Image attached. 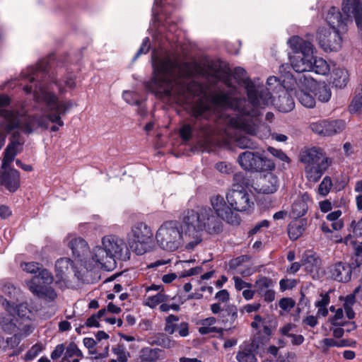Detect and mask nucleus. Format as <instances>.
Returning <instances> with one entry per match:
<instances>
[{"instance_id":"51","label":"nucleus","mask_w":362,"mask_h":362,"mask_svg":"<svg viewBox=\"0 0 362 362\" xmlns=\"http://www.w3.org/2000/svg\"><path fill=\"white\" fill-rule=\"evenodd\" d=\"M122 98L129 104L139 105V101L136 93L126 90L123 92Z\"/></svg>"},{"instance_id":"7","label":"nucleus","mask_w":362,"mask_h":362,"mask_svg":"<svg viewBox=\"0 0 362 362\" xmlns=\"http://www.w3.org/2000/svg\"><path fill=\"white\" fill-rule=\"evenodd\" d=\"M66 245L72 252L74 258V276L80 280L88 281V277L93 270L83 272V268L92 262L91 250H89L88 243L81 237L69 235L65 240Z\"/></svg>"},{"instance_id":"36","label":"nucleus","mask_w":362,"mask_h":362,"mask_svg":"<svg viewBox=\"0 0 362 362\" xmlns=\"http://www.w3.org/2000/svg\"><path fill=\"white\" fill-rule=\"evenodd\" d=\"M332 83L337 88H344L349 79L348 71L344 69H337L334 71L332 75Z\"/></svg>"},{"instance_id":"35","label":"nucleus","mask_w":362,"mask_h":362,"mask_svg":"<svg viewBox=\"0 0 362 362\" xmlns=\"http://www.w3.org/2000/svg\"><path fill=\"white\" fill-rule=\"evenodd\" d=\"M169 298L170 297L164 293V291H160L154 295L145 296L144 305L151 308H155L157 305H160V303L168 301Z\"/></svg>"},{"instance_id":"29","label":"nucleus","mask_w":362,"mask_h":362,"mask_svg":"<svg viewBox=\"0 0 362 362\" xmlns=\"http://www.w3.org/2000/svg\"><path fill=\"white\" fill-rule=\"evenodd\" d=\"M287 89L282 90L277 99L274 100V105L277 110L282 112H291L295 107L293 98L290 96Z\"/></svg>"},{"instance_id":"19","label":"nucleus","mask_w":362,"mask_h":362,"mask_svg":"<svg viewBox=\"0 0 362 362\" xmlns=\"http://www.w3.org/2000/svg\"><path fill=\"white\" fill-rule=\"evenodd\" d=\"M283 77H284V78L282 80L279 79L276 76L269 77L267 78V88L266 89L264 88V86L262 85H260L259 83L256 82V84H257L259 86L263 88L262 91V92L259 91L257 93V100L259 102H262V95H263V97H264L265 93H268L269 96L271 98V103L268 105H267V107H268L269 105L272 104L273 100H272L271 93L269 90H271L274 91L275 90H281L282 88L286 89L284 86V79H286V81L287 82L288 85H291V84H292V82L294 78V77L288 73L284 75ZM265 107H266V106L264 108H265Z\"/></svg>"},{"instance_id":"15","label":"nucleus","mask_w":362,"mask_h":362,"mask_svg":"<svg viewBox=\"0 0 362 362\" xmlns=\"http://www.w3.org/2000/svg\"><path fill=\"white\" fill-rule=\"evenodd\" d=\"M346 127L344 119L319 120L310 123V129L323 136H333L341 133Z\"/></svg>"},{"instance_id":"17","label":"nucleus","mask_w":362,"mask_h":362,"mask_svg":"<svg viewBox=\"0 0 362 362\" xmlns=\"http://www.w3.org/2000/svg\"><path fill=\"white\" fill-rule=\"evenodd\" d=\"M226 199L230 206L237 211H249L254 206L250 195L245 189H238L235 186L227 194Z\"/></svg>"},{"instance_id":"54","label":"nucleus","mask_w":362,"mask_h":362,"mask_svg":"<svg viewBox=\"0 0 362 362\" xmlns=\"http://www.w3.org/2000/svg\"><path fill=\"white\" fill-rule=\"evenodd\" d=\"M267 150L272 155L276 157L280 160L289 163L290 160L288 157L281 150L276 149L273 147H269Z\"/></svg>"},{"instance_id":"20","label":"nucleus","mask_w":362,"mask_h":362,"mask_svg":"<svg viewBox=\"0 0 362 362\" xmlns=\"http://www.w3.org/2000/svg\"><path fill=\"white\" fill-rule=\"evenodd\" d=\"M255 187L257 191L263 194H272L279 187L277 177L271 172H267L259 177Z\"/></svg>"},{"instance_id":"41","label":"nucleus","mask_w":362,"mask_h":362,"mask_svg":"<svg viewBox=\"0 0 362 362\" xmlns=\"http://www.w3.org/2000/svg\"><path fill=\"white\" fill-rule=\"evenodd\" d=\"M64 355L62 362H66L69 358L73 356H82V352L78 349L77 346L74 344H69L66 348H65Z\"/></svg>"},{"instance_id":"59","label":"nucleus","mask_w":362,"mask_h":362,"mask_svg":"<svg viewBox=\"0 0 362 362\" xmlns=\"http://www.w3.org/2000/svg\"><path fill=\"white\" fill-rule=\"evenodd\" d=\"M192 132V127L189 124H185L181 127L180 134L182 139L188 141L191 137Z\"/></svg>"},{"instance_id":"9","label":"nucleus","mask_w":362,"mask_h":362,"mask_svg":"<svg viewBox=\"0 0 362 362\" xmlns=\"http://www.w3.org/2000/svg\"><path fill=\"white\" fill-rule=\"evenodd\" d=\"M300 160L304 164L306 179L312 182H318L332 164V160L319 148H311L303 151Z\"/></svg>"},{"instance_id":"55","label":"nucleus","mask_w":362,"mask_h":362,"mask_svg":"<svg viewBox=\"0 0 362 362\" xmlns=\"http://www.w3.org/2000/svg\"><path fill=\"white\" fill-rule=\"evenodd\" d=\"M344 317V310L342 308H338L331 320V323L334 326H344V323L341 322Z\"/></svg>"},{"instance_id":"14","label":"nucleus","mask_w":362,"mask_h":362,"mask_svg":"<svg viewBox=\"0 0 362 362\" xmlns=\"http://www.w3.org/2000/svg\"><path fill=\"white\" fill-rule=\"evenodd\" d=\"M211 204L217 215V216H215V217L216 218L218 224V228L214 232L218 230L220 227V223L218 221V217L232 225H238L240 223V219L239 216L236 213L232 211L230 208L227 206L226 202H225L223 197L219 195L212 197L211 199ZM204 207L209 209V207ZM209 209L211 210L210 208ZM211 214L214 216L212 211H211ZM208 232L212 233L214 231L211 230Z\"/></svg>"},{"instance_id":"27","label":"nucleus","mask_w":362,"mask_h":362,"mask_svg":"<svg viewBox=\"0 0 362 362\" xmlns=\"http://www.w3.org/2000/svg\"><path fill=\"white\" fill-rule=\"evenodd\" d=\"M302 262L306 271L312 274L313 277L315 274L318 273L321 261L319 257L313 252H305L303 255Z\"/></svg>"},{"instance_id":"47","label":"nucleus","mask_w":362,"mask_h":362,"mask_svg":"<svg viewBox=\"0 0 362 362\" xmlns=\"http://www.w3.org/2000/svg\"><path fill=\"white\" fill-rule=\"evenodd\" d=\"M270 281L267 278H261L255 283L256 291L262 295L265 291L269 289Z\"/></svg>"},{"instance_id":"23","label":"nucleus","mask_w":362,"mask_h":362,"mask_svg":"<svg viewBox=\"0 0 362 362\" xmlns=\"http://www.w3.org/2000/svg\"><path fill=\"white\" fill-rule=\"evenodd\" d=\"M38 280L39 277H33L30 281H28L26 284L28 289L35 295L47 301L54 300L57 296L55 291L51 287L37 284L36 281Z\"/></svg>"},{"instance_id":"1","label":"nucleus","mask_w":362,"mask_h":362,"mask_svg":"<svg viewBox=\"0 0 362 362\" xmlns=\"http://www.w3.org/2000/svg\"><path fill=\"white\" fill-rule=\"evenodd\" d=\"M30 67L23 71L21 75L23 90L26 93H33L34 99L37 103L45 105L41 114L32 117L25 115L23 110L21 112L6 110L10 102L8 96L0 95V116L4 117L6 129L11 130L18 128L25 134H31L38 129H47L49 123L52 132H57L64 126L62 117L74 105L71 100H60L55 94V90L59 93L64 94L68 89L76 87L74 76L62 66L47 74L40 69Z\"/></svg>"},{"instance_id":"48","label":"nucleus","mask_w":362,"mask_h":362,"mask_svg":"<svg viewBox=\"0 0 362 362\" xmlns=\"http://www.w3.org/2000/svg\"><path fill=\"white\" fill-rule=\"evenodd\" d=\"M236 145L241 148H254L255 143L248 136H240L236 139Z\"/></svg>"},{"instance_id":"5","label":"nucleus","mask_w":362,"mask_h":362,"mask_svg":"<svg viewBox=\"0 0 362 362\" xmlns=\"http://www.w3.org/2000/svg\"><path fill=\"white\" fill-rule=\"evenodd\" d=\"M91 258L92 262L83 268V272L97 269L110 270L115 267L117 259H129V247L122 238L116 235H106L102 238L100 245L92 248Z\"/></svg>"},{"instance_id":"64","label":"nucleus","mask_w":362,"mask_h":362,"mask_svg":"<svg viewBox=\"0 0 362 362\" xmlns=\"http://www.w3.org/2000/svg\"><path fill=\"white\" fill-rule=\"evenodd\" d=\"M295 357V354L292 352H286L284 354H281L276 358V362H291Z\"/></svg>"},{"instance_id":"34","label":"nucleus","mask_w":362,"mask_h":362,"mask_svg":"<svg viewBox=\"0 0 362 362\" xmlns=\"http://www.w3.org/2000/svg\"><path fill=\"white\" fill-rule=\"evenodd\" d=\"M217 320L214 317H207L199 322V332L202 334L222 333L223 329L215 326Z\"/></svg>"},{"instance_id":"24","label":"nucleus","mask_w":362,"mask_h":362,"mask_svg":"<svg viewBox=\"0 0 362 362\" xmlns=\"http://www.w3.org/2000/svg\"><path fill=\"white\" fill-rule=\"evenodd\" d=\"M329 274L332 279L339 282H347L351 277V267L347 263L337 262L331 266Z\"/></svg>"},{"instance_id":"37","label":"nucleus","mask_w":362,"mask_h":362,"mask_svg":"<svg viewBox=\"0 0 362 362\" xmlns=\"http://www.w3.org/2000/svg\"><path fill=\"white\" fill-rule=\"evenodd\" d=\"M315 96L317 97L320 102L326 103L332 96L330 88L325 83H317L314 90Z\"/></svg>"},{"instance_id":"10","label":"nucleus","mask_w":362,"mask_h":362,"mask_svg":"<svg viewBox=\"0 0 362 362\" xmlns=\"http://www.w3.org/2000/svg\"><path fill=\"white\" fill-rule=\"evenodd\" d=\"M284 86L287 90L295 91L296 98L305 107L313 108L315 106L314 90L317 81L310 75L298 74L291 85H288L284 79Z\"/></svg>"},{"instance_id":"52","label":"nucleus","mask_w":362,"mask_h":362,"mask_svg":"<svg viewBox=\"0 0 362 362\" xmlns=\"http://www.w3.org/2000/svg\"><path fill=\"white\" fill-rule=\"evenodd\" d=\"M362 107V98L355 96L351 105H349V110L351 114L358 112Z\"/></svg>"},{"instance_id":"61","label":"nucleus","mask_w":362,"mask_h":362,"mask_svg":"<svg viewBox=\"0 0 362 362\" xmlns=\"http://www.w3.org/2000/svg\"><path fill=\"white\" fill-rule=\"evenodd\" d=\"M215 298L219 302L226 303L230 299V294L227 290L223 289L216 293Z\"/></svg>"},{"instance_id":"22","label":"nucleus","mask_w":362,"mask_h":362,"mask_svg":"<svg viewBox=\"0 0 362 362\" xmlns=\"http://www.w3.org/2000/svg\"><path fill=\"white\" fill-rule=\"evenodd\" d=\"M341 9L348 17H354L357 27L362 30V6L360 0H343Z\"/></svg>"},{"instance_id":"11","label":"nucleus","mask_w":362,"mask_h":362,"mask_svg":"<svg viewBox=\"0 0 362 362\" xmlns=\"http://www.w3.org/2000/svg\"><path fill=\"white\" fill-rule=\"evenodd\" d=\"M152 240L153 232L144 223L134 225L127 235L129 249L138 255H142L151 250Z\"/></svg>"},{"instance_id":"12","label":"nucleus","mask_w":362,"mask_h":362,"mask_svg":"<svg viewBox=\"0 0 362 362\" xmlns=\"http://www.w3.org/2000/svg\"><path fill=\"white\" fill-rule=\"evenodd\" d=\"M240 165L245 170L259 171L274 168V163L258 152L245 151L238 158Z\"/></svg>"},{"instance_id":"58","label":"nucleus","mask_w":362,"mask_h":362,"mask_svg":"<svg viewBox=\"0 0 362 362\" xmlns=\"http://www.w3.org/2000/svg\"><path fill=\"white\" fill-rule=\"evenodd\" d=\"M42 350V346L40 344H35L28 351L26 354V358L32 360L35 358Z\"/></svg>"},{"instance_id":"16","label":"nucleus","mask_w":362,"mask_h":362,"mask_svg":"<svg viewBox=\"0 0 362 362\" xmlns=\"http://www.w3.org/2000/svg\"><path fill=\"white\" fill-rule=\"evenodd\" d=\"M342 33L337 30L319 29L317 34L319 45L326 52L338 51L341 47Z\"/></svg>"},{"instance_id":"57","label":"nucleus","mask_w":362,"mask_h":362,"mask_svg":"<svg viewBox=\"0 0 362 362\" xmlns=\"http://www.w3.org/2000/svg\"><path fill=\"white\" fill-rule=\"evenodd\" d=\"M295 305V301L289 298H284L280 300L279 307L286 311H290Z\"/></svg>"},{"instance_id":"53","label":"nucleus","mask_w":362,"mask_h":362,"mask_svg":"<svg viewBox=\"0 0 362 362\" xmlns=\"http://www.w3.org/2000/svg\"><path fill=\"white\" fill-rule=\"evenodd\" d=\"M216 169L223 174H230L233 172V168L231 164L226 162H219L216 164Z\"/></svg>"},{"instance_id":"2","label":"nucleus","mask_w":362,"mask_h":362,"mask_svg":"<svg viewBox=\"0 0 362 362\" xmlns=\"http://www.w3.org/2000/svg\"><path fill=\"white\" fill-rule=\"evenodd\" d=\"M234 76L245 85L248 100L235 97L236 88H231L227 93L219 91L214 93L211 99H200L192 107V115L197 118L209 119L212 114L220 122L230 127L239 129L250 135L266 136L269 131L264 125L258 124L257 117L261 110L271 103L268 93L262 95V102L257 100V93L262 91V87L256 81L246 77V71L242 67L234 69Z\"/></svg>"},{"instance_id":"31","label":"nucleus","mask_w":362,"mask_h":362,"mask_svg":"<svg viewBox=\"0 0 362 362\" xmlns=\"http://www.w3.org/2000/svg\"><path fill=\"white\" fill-rule=\"evenodd\" d=\"M18 317L19 322L23 323L22 325L28 324L30 326V320H31L35 317V314L36 310L29 308L28 304L21 303L18 306L16 304L13 306V311H16Z\"/></svg>"},{"instance_id":"26","label":"nucleus","mask_w":362,"mask_h":362,"mask_svg":"<svg viewBox=\"0 0 362 362\" xmlns=\"http://www.w3.org/2000/svg\"><path fill=\"white\" fill-rule=\"evenodd\" d=\"M311 202V197L308 193L302 194L292 205V216L295 218L304 216L308 211V204Z\"/></svg>"},{"instance_id":"32","label":"nucleus","mask_w":362,"mask_h":362,"mask_svg":"<svg viewBox=\"0 0 362 362\" xmlns=\"http://www.w3.org/2000/svg\"><path fill=\"white\" fill-rule=\"evenodd\" d=\"M307 226L306 219H296L291 222L288 226V233L291 240H296L300 238Z\"/></svg>"},{"instance_id":"50","label":"nucleus","mask_w":362,"mask_h":362,"mask_svg":"<svg viewBox=\"0 0 362 362\" xmlns=\"http://www.w3.org/2000/svg\"><path fill=\"white\" fill-rule=\"evenodd\" d=\"M21 268L22 270L30 274H35L40 269L39 264L36 262H23L21 264Z\"/></svg>"},{"instance_id":"46","label":"nucleus","mask_w":362,"mask_h":362,"mask_svg":"<svg viewBox=\"0 0 362 362\" xmlns=\"http://www.w3.org/2000/svg\"><path fill=\"white\" fill-rule=\"evenodd\" d=\"M34 277H39V280L36 281L37 284H50L53 281V276L52 274L47 269H40L38 271V275L35 276Z\"/></svg>"},{"instance_id":"56","label":"nucleus","mask_w":362,"mask_h":362,"mask_svg":"<svg viewBox=\"0 0 362 362\" xmlns=\"http://www.w3.org/2000/svg\"><path fill=\"white\" fill-rule=\"evenodd\" d=\"M235 283V288L238 291L245 290L251 288L252 285L240 279L239 276H234L233 278Z\"/></svg>"},{"instance_id":"44","label":"nucleus","mask_w":362,"mask_h":362,"mask_svg":"<svg viewBox=\"0 0 362 362\" xmlns=\"http://www.w3.org/2000/svg\"><path fill=\"white\" fill-rule=\"evenodd\" d=\"M112 351L117 356L119 361H127L129 354L126 351V348L124 345L117 344L116 346L112 349Z\"/></svg>"},{"instance_id":"43","label":"nucleus","mask_w":362,"mask_h":362,"mask_svg":"<svg viewBox=\"0 0 362 362\" xmlns=\"http://www.w3.org/2000/svg\"><path fill=\"white\" fill-rule=\"evenodd\" d=\"M107 311L105 309L100 310L96 314L93 315L87 320L86 325L90 327H100L99 321L103 320V318L105 315Z\"/></svg>"},{"instance_id":"13","label":"nucleus","mask_w":362,"mask_h":362,"mask_svg":"<svg viewBox=\"0 0 362 362\" xmlns=\"http://www.w3.org/2000/svg\"><path fill=\"white\" fill-rule=\"evenodd\" d=\"M6 313L0 315V325L1 328L8 333H14L15 343H18L20 336L28 335L32 332V327L28 324L22 325L18 323L19 320L15 318L11 311L14 310L13 307L4 306Z\"/></svg>"},{"instance_id":"18","label":"nucleus","mask_w":362,"mask_h":362,"mask_svg":"<svg viewBox=\"0 0 362 362\" xmlns=\"http://www.w3.org/2000/svg\"><path fill=\"white\" fill-rule=\"evenodd\" d=\"M74 260L72 262L68 257H62L57 260L55 263V276L56 284L61 287H66L69 283V277L71 272H74L73 265Z\"/></svg>"},{"instance_id":"33","label":"nucleus","mask_w":362,"mask_h":362,"mask_svg":"<svg viewBox=\"0 0 362 362\" xmlns=\"http://www.w3.org/2000/svg\"><path fill=\"white\" fill-rule=\"evenodd\" d=\"M258 349V345L256 344V341L254 340L250 346L244 350L239 351L236 355V359L238 362H257V358L255 355L256 349Z\"/></svg>"},{"instance_id":"39","label":"nucleus","mask_w":362,"mask_h":362,"mask_svg":"<svg viewBox=\"0 0 362 362\" xmlns=\"http://www.w3.org/2000/svg\"><path fill=\"white\" fill-rule=\"evenodd\" d=\"M342 212L341 210H336L327 215V220L332 222V230H339L343 228L344 222L339 218Z\"/></svg>"},{"instance_id":"45","label":"nucleus","mask_w":362,"mask_h":362,"mask_svg":"<svg viewBox=\"0 0 362 362\" xmlns=\"http://www.w3.org/2000/svg\"><path fill=\"white\" fill-rule=\"evenodd\" d=\"M320 343L326 349H328L329 347H345L350 346L348 341L345 339L336 341L331 338H325L323 340H322Z\"/></svg>"},{"instance_id":"30","label":"nucleus","mask_w":362,"mask_h":362,"mask_svg":"<svg viewBox=\"0 0 362 362\" xmlns=\"http://www.w3.org/2000/svg\"><path fill=\"white\" fill-rule=\"evenodd\" d=\"M165 3H163L162 0H155L152 8V14L154 19V22L152 25V28L155 26V22H160L163 21V17L165 16V22L163 23V26L165 27L169 25L170 22L168 17V10L165 6Z\"/></svg>"},{"instance_id":"42","label":"nucleus","mask_w":362,"mask_h":362,"mask_svg":"<svg viewBox=\"0 0 362 362\" xmlns=\"http://www.w3.org/2000/svg\"><path fill=\"white\" fill-rule=\"evenodd\" d=\"M332 187V181L331 178L329 176H325L318 187L317 192L320 195L325 197L329 193Z\"/></svg>"},{"instance_id":"38","label":"nucleus","mask_w":362,"mask_h":362,"mask_svg":"<svg viewBox=\"0 0 362 362\" xmlns=\"http://www.w3.org/2000/svg\"><path fill=\"white\" fill-rule=\"evenodd\" d=\"M313 66L312 71L321 75L327 74L330 69L329 64L325 59L315 56L313 57Z\"/></svg>"},{"instance_id":"4","label":"nucleus","mask_w":362,"mask_h":362,"mask_svg":"<svg viewBox=\"0 0 362 362\" xmlns=\"http://www.w3.org/2000/svg\"><path fill=\"white\" fill-rule=\"evenodd\" d=\"M218 224L211 210L201 206L185 211L182 222L168 221L156 233L158 245L163 250L175 252L182 247L192 250L202 241L204 230L215 231Z\"/></svg>"},{"instance_id":"40","label":"nucleus","mask_w":362,"mask_h":362,"mask_svg":"<svg viewBox=\"0 0 362 362\" xmlns=\"http://www.w3.org/2000/svg\"><path fill=\"white\" fill-rule=\"evenodd\" d=\"M179 318L174 315H170L165 319V325L164 330L169 334H173L177 331V328L179 325L177 323Z\"/></svg>"},{"instance_id":"3","label":"nucleus","mask_w":362,"mask_h":362,"mask_svg":"<svg viewBox=\"0 0 362 362\" xmlns=\"http://www.w3.org/2000/svg\"><path fill=\"white\" fill-rule=\"evenodd\" d=\"M152 65L153 77L147 86L157 98L180 105L191 104L192 98L202 93V87L190 78V66L180 62L176 54L154 52Z\"/></svg>"},{"instance_id":"60","label":"nucleus","mask_w":362,"mask_h":362,"mask_svg":"<svg viewBox=\"0 0 362 362\" xmlns=\"http://www.w3.org/2000/svg\"><path fill=\"white\" fill-rule=\"evenodd\" d=\"M260 307L261 305L259 303H253L245 305L241 308L240 311L242 313H252L259 310Z\"/></svg>"},{"instance_id":"25","label":"nucleus","mask_w":362,"mask_h":362,"mask_svg":"<svg viewBox=\"0 0 362 362\" xmlns=\"http://www.w3.org/2000/svg\"><path fill=\"white\" fill-rule=\"evenodd\" d=\"M1 289L2 293L8 298V299L5 298L2 300V305H6L8 309V307H13L19 300L18 298L21 296L19 289L14 287L13 285L10 283L2 284Z\"/></svg>"},{"instance_id":"49","label":"nucleus","mask_w":362,"mask_h":362,"mask_svg":"<svg viewBox=\"0 0 362 362\" xmlns=\"http://www.w3.org/2000/svg\"><path fill=\"white\" fill-rule=\"evenodd\" d=\"M157 344L165 349H171L175 347L177 343L175 340L168 337L162 336V337L158 340Z\"/></svg>"},{"instance_id":"62","label":"nucleus","mask_w":362,"mask_h":362,"mask_svg":"<svg viewBox=\"0 0 362 362\" xmlns=\"http://www.w3.org/2000/svg\"><path fill=\"white\" fill-rule=\"evenodd\" d=\"M65 351V346L63 344H58L51 354V358L54 360L59 358L62 356Z\"/></svg>"},{"instance_id":"21","label":"nucleus","mask_w":362,"mask_h":362,"mask_svg":"<svg viewBox=\"0 0 362 362\" xmlns=\"http://www.w3.org/2000/svg\"><path fill=\"white\" fill-rule=\"evenodd\" d=\"M346 16L345 18L342 17L339 8H330L326 15V21L330 26L329 29L344 33L346 30L347 22L351 18L346 15Z\"/></svg>"},{"instance_id":"28","label":"nucleus","mask_w":362,"mask_h":362,"mask_svg":"<svg viewBox=\"0 0 362 362\" xmlns=\"http://www.w3.org/2000/svg\"><path fill=\"white\" fill-rule=\"evenodd\" d=\"M211 310L214 314H219V320L223 324L228 322H234L238 318V310L234 305L228 307L226 313L228 318H226L225 313L223 312L221 305L219 303H213L211 305Z\"/></svg>"},{"instance_id":"63","label":"nucleus","mask_w":362,"mask_h":362,"mask_svg":"<svg viewBox=\"0 0 362 362\" xmlns=\"http://www.w3.org/2000/svg\"><path fill=\"white\" fill-rule=\"evenodd\" d=\"M279 285L281 290L284 291L294 287L296 285V281L294 280L290 279H281L279 282Z\"/></svg>"},{"instance_id":"8","label":"nucleus","mask_w":362,"mask_h":362,"mask_svg":"<svg viewBox=\"0 0 362 362\" xmlns=\"http://www.w3.org/2000/svg\"><path fill=\"white\" fill-rule=\"evenodd\" d=\"M293 54L289 57L291 64L293 70L298 72L312 71L314 57V47L313 45L298 36H293L288 40Z\"/></svg>"},{"instance_id":"6","label":"nucleus","mask_w":362,"mask_h":362,"mask_svg":"<svg viewBox=\"0 0 362 362\" xmlns=\"http://www.w3.org/2000/svg\"><path fill=\"white\" fill-rule=\"evenodd\" d=\"M24 139L18 134L13 133L7 146L0 170V184L9 192H13L20 186V175L18 170L9 168L15 156L23 149Z\"/></svg>"}]
</instances>
